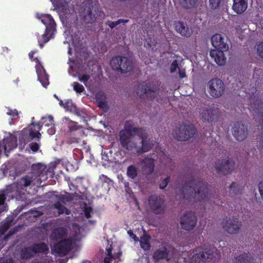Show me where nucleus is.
<instances>
[{"label": "nucleus", "instance_id": "1", "mask_svg": "<svg viewBox=\"0 0 263 263\" xmlns=\"http://www.w3.org/2000/svg\"><path fill=\"white\" fill-rule=\"evenodd\" d=\"M183 197L193 201H200L208 195L209 188L202 181L192 179L184 183L181 190Z\"/></svg>", "mask_w": 263, "mask_h": 263}, {"label": "nucleus", "instance_id": "2", "mask_svg": "<svg viewBox=\"0 0 263 263\" xmlns=\"http://www.w3.org/2000/svg\"><path fill=\"white\" fill-rule=\"evenodd\" d=\"M98 3L93 0L84 1L79 9V15L86 24L95 22L98 16Z\"/></svg>", "mask_w": 263, "mask_h": 263}, {"label": "nucleus", "instance_id": "3", "mask_svg": "<svg viewBox=\"0 0 263 263\" xmlns=\"http://www.w3.org/2000/svg\"><path fill=\"white\" fill-rule=\"evenodd\" d=\"M229 50L228 44L224 42V39L220 34H215V62L218 65H224L226 58L224 52Z\"/></svg>", "mask_w": 263, "mask_h": 263}, {"label": "nucleus", "instance_id": "4", "mask_svg": "<svg viewBox=\"0 0 263 263\" xmlns=\"http://www.w3.org/2000/svg\"><path fill=\"white\" fill-rule=\"evenodd\" d=\"M196 132V128L193 124L182 123L173 130L172 135L175 139L183 141L193 138Z\"/></svg>", "mask_w": 263, "mask_h": 263}, {"label": "nucleus", "instance_id": "5", "mask_svg": "<svg viewBox=\"0 0 263 263\" xmlns=\"http://www.w3.org/2000/svg\"><path fill=\"white\" fill-rule=\"evenodd\" d=\"M110 64L114 70L121 73H126L133 68L132 62L125 56H115L111 59Z\"/></svg>", "mask_w": 263, "mask_h": 263}, {"label": "nucleus", "instance_id": "6", "mask_svg": "<svg viewBox=\"0 0 263 263\" xmlns=\"http://www.w3.org/2000/svg\"><path fill=\"white\" fill-rule=\"evenodd\" d=\"M159 88L150 83L143 82L139 84L136 88V92L138 96L142 98L144 95L153 100L156 97Z\"/></svg>", "mask_w": 263, "mask_h": 263}, {"label": "nucleus", "instance_id": "7", "mask_svg": "<svg viewBox=\"0 0 263 263\" xmlns=\"http://www.w3.org/2000/svg\"><path fill=\"white\" fill-rule=\"evenodd\" d=\"M164 202L162 197L156 195H152L148 198L149 208L153 213L156 215L164 213L166 208Z\"/></svg>", "mask_w": 263, "mask_h": 263}, {"label": "nucleus", "instance_id": "8", "mask_svg": "<svg viewBox=\"0 0 263 263\" xmlns=\"http://www.w3.org/2000/svg\"><path fill=\"white\" fill-rule=\"evenodd\" d=\"M215 169L219 174L224 175L231 173L234 170L235 162L232 159L226 158L215 164Z\"/></svg>", "mask_w": 263, "mask_h": 263}, {"label": "nucleus", "instance_id": "9", "mask_svg": "<svg viewBox=\"0 0 263 263\" xmlns=\"http://www.w3.org/2000/svg\"><path fill=\"white\" fill-rule=\"evenodd\" d=\"M197 218L194 212H186L180 218V225L186 231L193 230L197 224Z\"/></svg>", "mask_w": 263, "mask_h": 263}, {"label": "nucleus", "instance_id": "10", "mask_svg": "<svg viewBox=\"0 0 263 263\" xmlns=\"http://www.w3.org/2000/svg\"><path fill=\"white\" fill-rule=\"evenodd\" d=\"M73 243V241L71 238L59 241L54 245V251L61 255H66L72 249Z\"/></svg>", "mask_w": 263, "mask_h": 263}, {"label": "nucleus", "instance_id": "11", "mask_svg": "<svg viewBox=\"0 0 263 263\" xmlns=\"http://www.w3.org/2000/svg\"><path fill=\"white\" fill-rule=\"evenodd\" d=\"M241 222L238 218L232 217L222 221V227L226 232L231 234H237L241 227Z\"/></svg>", "mask_w": 263, "mask_h": 263}, {"label": "nucleus", "instance_id": "12", "mask_svg": "<svg viewBox=\"0 0 263 263\" xmlns=\"http://www.w3.org/2000/svg\"><path fill=\"white\" fill-rule=\"evenodd\" d=\"M119 141L121 147L129 152H133L137 148V142L133 140L134 136L119 134Z\"/></svg>", "mask_w": 263, "mask_h": 263}, {"label": "nucleus", "instance_id": "13", "mask_svg": "<svg viewBox=\"0 0 263 263\" xmlns=\"http://www.w3.org/2000/svg\"><path fill=\"white\" fill-rule=\"evenodd\" d=\"M232 133L234 137L237 141H242L247 137V127L241 122H237L234 125Z\"/></svg>", "mask_w": 263, "mask_h": 263}, {"label": "nucleus", "instance_id": "14", "mask_svg": "<svg viewBox=\"0 0 263 263\" xmlns=\"http://www.w3.org/2000/svg\"><path fill=\"white\" fill-rule=\"evenodd\" d=\"M155 162L154 158L148 156L140 160L142 168L146 174L151 175L153 173L155 166Z\"/></svg>", "mask_w": 263, "mask_h": 263}, {"label": "nucleus", "instance_id": "15", "mask_svg": "<svg viewBox=\"0 0 263 263\" xmlns=\"http://www.w3.org/2000/svg\"><path fill=\"white\" fill-rule=\"evenodd\" d=\"M31 173L33 176L38 180L44 179V177L47 178L46 166L40 163L33 164L31 167Z\"/></svg>", "mask_w": 263, "mask_h": 263}, {"label": "nucleus", "instance_id": "16", "mask_svg": "<svg viewBox=\"0 0 263 263\" xmlns=\"http://www.w3.org/2000/svg\"><path fill=\"white\" fill-rule=\"evenodd\" d=\"M214 255L210 251H202L196 253L193 256L194 263H207L213 259Z\"/></svg>", "mask_w": 263, "mask_h": 263}, {"label": "nucleus", "instance_id": "17", "mask_svg": "<svg viewBox=\"0 0 263 263\" xmlns=\"http://www.w3.org/2000/svg\"><path fill=\"white\" fill-rule=\"evenodd\" d=\"M42 23L46 26V29L50 32L52 30L56 31L55 22L50 14H42L39 17Z\"/></svg>", "mask_w": 263, "mask_h": 263}, {"label": "nucleus", "instance_id": "18", "mask_svg": "<svg viewBox=\"0 0 263 263\" xmlns=\"http://www.w3.org/2000/svg\"><path fill=\"white\" fill-rule=\"evenodd\" d=\"M67 230L64 227H58L54 229L51 234V238L55 241H61L66 239L67 237Z\"/></svg>", "mask_w": 263, "mask_h": 263}, {"label": "nucleus", "instance_id": "19", "mask_svg": "<svg viewBox=\"0 0 263 263\" xmlns=\"http://www.w3.org/2000/svg\"><path fill=\"white\" fill-rule=\"evenodd\" d=\"M28 135H27L25 139H24V136L22 135L19 138V140L21 142V144H23L24 145H26L28 142H31L33 139L36 138L37 141H40L41 137V133L37 132H34L33 129L29 128L28 129Z\"/></svg>", "mask_w": 263, "mask_h": 263}, {"label": "nucleus", "instance_id": "20", "mask_svg": "<svg viewBox=\"0 0 263 263\" xmlns=\"http://www.w3.org/2000/svg\"><path fill=\"white\" fill-rule=\"evenodd\" d=\"M175 28L176 30L182 36L189 37L192 34V31L189 28V26L181 21H179L176 24Z\"/></svg>", "mask_w": 263, "mask_h": 263}, {"label": "nucleus", "instance_id": "21", "mask_svg": "<svg viewBox=\"0 0 263 263\" xmlns=\"http://www.w3.org/2000/svg\"><path fill=\"white\" fill-rule=\"evenodd\" d=\"M170 251L166 247L157 249L154 253L153 258L156 261H158L163 259L169 260L168 258Z\"/></svg>", "mask_w": 263, "mask_h": 263}, {"label": "nucleus", "instance_id": "22", "mask_svg": "<svg viewBox=\"0 0 263 263\" xmlns=\"http://www.w3.org/2000/svg\"><path fill=\"white\" fill-rule=\"evenodd\" d=\"M3 143L5 151L10 152L17 147V139L14 136H9L3 139Z\"/></svg>", "mask_w": 263, "mask_h": 263}, {"label": "nucleus", "instance_id": "23", "mask_svg": "<svg viewBox=\"0 0 263 263\" xmlns=\"http://www.w3.org/2000/svg\"><path fill=\"white\" fill-rule=\"evenodd\" d=\"M154 145L152 141L149 139H145L141 140V146L137 147L136 149V154L141 155L144 153L149 151Z\"/></svg>", "mask_w": 263, "mask_h": 263}, {"label": "nucleus", "instance_id": "24", "mask_svg": "<svg viewBox=\"0 0 263 263\" xmlns=\"http://www.w3.org/2000/svg\"><path fill=\"white\" fill-rule=\"evenodd\" d=\"M232 6L233 10L238 14H241L247 9L248 0H233Z\"/></svg>", "mask_w": 263, "mask_h": 263}, {"label": "nucleus", "instance_id": "25", "mask_svg": "<svg viewBox=\"0 0 263 263\" xmlns=\"http://www.w3.org/2000/svg\"><path fill=\"white\" fill-rule=\"evenodd\" d=\"M254 258L250 253L243 252L242 254L234 257V262L235 263H253Z\"/></svg>", "mask_w": 263, "mask_h": 263}, {"label": "nucleus", "instance_id": "26", "mask_svg": "<svg viewBox=\"0 0 263 263\" xmlns=\"http://www.w3.org/2000/svg\"><path fill=\"white\" fill-rule=\"evenodd\" d=\"M33 253L47 254L49 251L48 246L45 242H40L34 244L31 247Z\"/></svg>", "mask_w": 263, "mask_h": 263}, {"label": "nucleus", "instance_id": "27", "mask_svg": "<svg viewBox=\"0 0 263 263\" xmlns=\"http://www.w3.org/2000/svg\"><path fill=\"white\" fill-rule=\"evenodd\" d=\"M137 128L138 127H135L131 121H126L125 124V129L121 130L119 134L134 136L135 133L137 130Z\"/></svg>", "mask_w": 263, "mask_h": 263}, {"label": "nucleus", "instance_id": "28", "mask_svg": "<svg viewBox=\"0 0 263 263\" xmlns=\"http://www.w3.org/2000/svg\"><path fill=\"white\" fill-rule=\"evenodd\" d=\"M36 72L37 74V78L40 82L41 83L43 86L46 87L49 84L48 76L45 69L42 67L41 69H37Z\"/></svg>", "mask_w": 263, "mask_h": 263}, {"label": "nucleus", "instance_id": "29", "mask_svg": "<svg viewBox=\"0 0 263 263\" xmlns=\"http://www.w3.org/2000/svg\"><path fill=\"white\" fill-rule=\"evenodd\" d=\"M55 31L52 30L50 32L45 29V32L41 36L38 38V42L40 47L42 48L44 44L47 43L52 37Z\"/></svg>", "mask_w": 263, "mask_h": 263}, {"label": "nucleus", "instance_id": "30", "mask_svg": "<svg viewBox=\"0 0 263 263\" xmlns=\"http://www.w3.org/2000/svg\"><path fill=\"white\" fill-rule=\"evenodd\" d=\"M201 118L203 121L212 122L214 121V109L209 108L203 109L201 112Z\"/></svg>", "mask_w": 263, "mask_h": 263}, {"label": "nucleus", "instance_id": "31", "mask_svg": "<svg viewBox=\"0 0 263 263\" xmlns=\"http://www.w3.org/2000/svg\"><path fill=\"white\" fill-rule=\"evenodd\" d=\"M215 97L221 96L224 91V83L222 80L219 79L215 78Z\"/></svg>", "mask_w": 263, "mask_h": 263}, {"label": "nucleus", "instance_id": "32", "mask_svg": "<svg viewBox=\"0 0 263 263\" xmlns=\"http://www.w3.org/2000/svg\"><path fill=\"white\" fill-rule=\"evenodd\" d=\"M179 3L184 9H191L197 7L198 0H179Z\"/></svg>", "mask_w": 263, "mask_h": 263}, {"label": "nucleus", "instance_id": "33", "mask_svg": "<svg viewBox=\"0 0 263 263\" xmlns=\"http://www.w3.org/2000/svg\"><path fill=\"white\" fill-rule=\"evenodd\" d=\"M150 237L147 234H143L141 237L140 243L141 247L145 251H148L151 247V244L149 242Z\"/></svg>", "mask_w": 263, "mask_h": 263}, {"label": "nucleus", "instance_id": "34", "mask_svg": "<svg viewBox=\"0 0 263 263\" xmlns=\"http://www.w3.org/2000/svg\"><path fill=\"white\" fill-rule=\"evenodd\" d=\"M17 185L16 183H12L6 186V188L2 190V191L7 194L8 197L13 198L14 195L13 193L17 191Z\"/></svg>", "mask_w": 263, "mask_h": 263}, {"label": "nucleus", "instance_id": "35", "mask_svg": "<svg viewBox=\"0 0 263 263\" xmlns=\"http://www.w3.org/2000/svg\"><path fill=\"white\" fill-rule=\"evenodd\" d=\"M228 0H215V12L216 10L223 11L228 10Z\"/></svg>", "mask_w": 263, "mask_h": 263}, {"label": "nucleus", "instance_id": "36", "mask_svg": "<svg viewBox=\"0 0 263 263\" xmlns=\"http://www.w3.org/2000/svg\"><path fill=\"white\" fill-rule=\"evenodd\" d=\"M55 198L58 200V201L61 202L64 204H66L67 202H70L73 200V196L71 194L57 195H55Z\"/></svg>", "mask_w": 263, "mask_h": 263}, {"label": "nucleus", "instance_id": "37", "mask_svg": "<svg viewBox=\"0 0 263 263\" xmlns=\"http://www.w3.org/2000/svg\"><path fill=\"white\" fill-rule=\"evenodd\" d=\"M126 175L132 179H135L138 176V169L134 165H130L127 168Z\"/></svg>", "mask_w": 263, "mask_h": 263}, {"label": "nucleus", "instance_id": "38", "mask_svg": "<svg viewBox=\"0 0 263 263\" xmlns=\"http://www.w3.org/2000/svg\"><path fill=\"white\" fill-rule=\"evenodd\" d=\"M242 191V186L236 182H233L230 186V194L232 196L237 195Z\"/></svg>", "mask_w": 263, "mask_h": 263}, {"label": "nucleus", "instance_id": "39", "mask_svg": "<svg viewBox=\"0 0 263 263\" xmlns=\"http://www.w3.org/2000/svg\"><path fill=\"white\" fill-rule=\"evenodd\" d=\"M55 209L58 210L59 215L65 213L66 215H69L70 213L69 210L67 209L65 206L63 205L60 202L57 201L53 204Z\"/></svg>", "mask_w": 263, "mask_h": 263}, {"label": "nucleus", "instance_id": "40", "mask_svg": "<svg viewBox=\"0 0 263 263\" xmlns=\"http://www.w3.org/2000/svg\"><path fill=\"white\" fill-rule=\"evenodd\" d=\"M84 134V132L82 130H80L78 132L76 137H71L67 140V143L68 144H71L73 143H78L81 139V137Z\"/></svg>", "mask_w": 263, "mask_h": 263}, {"label": "nucleus", "instance_id": "41", "mask_svg": "<svg viewBox=\"0 0 263 263\" xmlns=\"http://www.w3.org/2000/svg\"><path fill=\"white\" fill-rule=\"evenodd\" d=\"M31 248L25 247L21 250V256L23 259H28L32 257Z\"/></svg>", "mask_w": 263, "mask_h": 263}, {"label": "nucleus", "instance_id": "42", "mask_svg": "<svg viewBox=\"0 0 263 263\" xmlns=\"http://www.w3.org/2000/svg\"><path fill=\"white\" fill-rule=\"evenodd\" d=\"M68 129L70 133L74 132L75 131H79L82 130V126L78 124L77 122L70 121L68 123Z\"/></svg>", "mask_w": 263, "mask_h": 263}, {"label": "nucleus", "instance_id": "43", "mask_svg": "<svg viewBox=\"0 0 263 263\" xmlns=\"http://www.w3.org/2000/svg\"><path fill=\"white\" fill-rule=\"evenodd\" d=\"M128 20L119 19L117 21L115 22L107 21V22L106 23V24L108 25L111 29H112L121 23H127V22H128Z\"/></svg>", "mask_w": 263, "mask_h": 263}, {"label": "nucleus", "instance_id": "44", "mask_svg": "<svg viewBox=\"0 0 263 263\" xmlns=\"http://www.w3.org/2000/svg\"><path fill=\"white\" fill-rule=\"evenodd\" d=\"M137 129V130L135 133V135H138L141 139V140L148 138V134L143 128L138 127Z\"/></svg>", "mask_w": 263, "mask_h": 263}, {"label": "nucleus", "instance_id": "45", "mask_svg": "<svg viewBox=\"0 0 263 263\" xmlns=\"http://www.w3.org/2000/svg\"><path fill=\"white\" fill-rule=\"evenodd\" d=\"M32 182V180L29 176L21 178L20 181V184L25 187L29 186Z\"/></svg>", "mask_w": 263, "mask_h": 263}, {"label": "nucleus", "instance_id": "46", "mask_svg": "<svg viewBox=\"0 0 263 263\" xmlns=\"http://www.w3.org/2000/svg\"><path fill=\"white\" fill-rule=\"evenodd\" d=\"M170 176H167L165 179L161 178L159 182V188L161 190L164 189L170 182Z\"/></svg>", "mask_w": 263, "mask_h": 263}, {"label": "nucleus", "instance_id": "47", "mask_svg": "<svg viewBox=\"0 0 263 263\" xmlns=\"http://www.w3.org/2000/svg\"><path fill=\"white\" fill-rule=\"evenodd\" d=\"M72 86L73 90L77 93H81L85 90L84 86L78 82H73L72 84Z\"/></svg>", "mask_w": 263, "mask_h": 263}, {"label": "nucleus", "instance_id": "48", "mask_svg": "<svg viewBox=\"0 0 263 263\" xmlns=\"http://www.w3.org/2000/svg\"><path fill=\"white\" fill-rule=\"evenodd\" d=\"M207 90L210 95L214 97V79L208 82Z\"/></svg>", "mask_w": 263, "mask_h": 263}, {"label": "nucleus", "instance_id": "49", "mask_svg": "<svg viewBox=\"0 0 263 263\" xmlns=\"http://www.w3.org/2000/svg\"><path fill=\"white\" fill-rule=\"evenodd\" d=\"M55 8L58 9L63 6L64 0H50Z\"/></svg>", "mask_w": 263, "mask_h": 263}, {"label": "nucleus", "instance_id": "50", "mask_svg": "<svg viewBox=\"0 0 263 263\" xmlns=\"http://www.w3.org/2000/svg\"><path fill=\"white\" fill-rule=\"evenodd\" d=\"M100 178L103 184L106 183L108 186V188H109V186L111 182L110 179L103 174L100 176Z\"/></svg>", "mask_w": 263, "mask_h": 263}, {"label": "nucleus", "instance_id": "51", "mask_svg": "<svg viewBox=\"0 0 263 263\" xmlns=\"http://www.w3.org/2000/svg\"><path fill=\"white\" fill-rule=\"evenodd\" d=\"M92 211V208L90 206H85L84 209V212L85 216L87 219H89L91 217V212Z\"/></svg>", "mask_w": 263, "mask_h": 263}, {"label": "nucleus", "instance_id": "52", "mask_svg": "<svg viewBox=\"0 0 263 263\" xmlns=\"http://www.w3.org/2000/svg\"><path fill=\"white\" fill-rule=\"evenodd\" d=\"M8 197L6 194L2 191H0V205H4L7 198Z\"/></svg>", "mask_w": 263, "mask_h": 263}, {"label": "nucleus", "instance_id": "53", "mask_svg": "<svg viewBox=\"0 0 263 263\" xmlns=\"http://www.w3.org/2000/svg\"><path fill=\"white\" fill-rule=\"evenodd\" d=\"M178 68V64L177 60H175L173 61L171 65L170 71L171 73H173L176 71L177 68Z\"/></svg>", "mask_w": 263, "mask_h": 263}, {"label": "nucleus", "instance_id": "54", "mask_svg": "<svg viewBox=\"0 0 263 263\" xmlns=\"http://www.w3.org/2000/svg\"><path fill=\"white\" fill-rule=\"evenodd\" d=\"M257 52L259 57L263 58V41L257 45Z\"/></svg>", "mask_w": 263, "mask_h": 263}, {"label": "nucleus", "instance_id": "55", "mask_svg": "<svg viewBox=\"0 0 263 263\" xmlns=\"http://www.w3.org/2000/svg\"><path fill=\"white\" fill-rule=\"evenodd\" d=\"M29 147L33 152H36L39 149V145L36 142H32L29 144Z\"/></svg>", "mask_w": 263, "mask_h": 263}, {"label": "nucleus", "instance_id": "56", "mask_svg": "<svg viewBox=\"0 0 263 263\" xmlns=\"http://www.w3.org/2000/svg\"><path fill=\"white\" fill-rule=\"evenodd\" d=\"M90 77L88 74H83L81 77H79V80L80 81L83 82L84 84H86L88 80L89 79Z\"/></svg>", "mask_w": 263, "mask_h": 263}, {"label": "nucleus", "instance_id": "57", "mask_svg": "<svg viewBox=\"0 0 263 263\" xmlns=\"http://www.w3.org/2000/svg\"><path fill=\"white\" fill-rule=\"evenodd\" d=\"M96 97L97 101H100V100H104L105 98L104 94L102 92H97L96 95Z\"/></svg>", "mask_w": 263, "mask_h": 263}, {"label": "nucleus", "instance_id": "58", "mask_svg": "<svg viewBox=\"0 0 263 263\" xmlns=\"http://www.w3.org/2000/svg\"><path fill=\"white\" fill-rule=\"evenodd\" d=\"M98 104V106L102 109H104L107 107L106 103L105 102V99L97 101Z\"/></svg>", "mask_w": 263, "mask_h": 263}, {"label": "nucleus", "instance_id": "59", "mask_svg": "<svg viewBox=\"0 0 263 263\" xmlns=\"http://www.w3.org/2000/svg\"><path fill=\"white\" fill-rule=\"evenodd\" d=\"M127 233L129 234L130 237L132 238L135 241H139V239L138 237L137 236L136 234H135L132 230H129L127 232Z\"/></svg>", "mask_w": 263, "mask_h": 263}, {"label": "nucleus", "instance_id": "60", "mask_svg": "<svg viewBox=\"0 0 263 263\" xmlns=\"http://www.w3.org/2000/svg\"><path fill=\"white\" fill-rule=\"evenodd\" d=\"M7 114L8 115L11 116L12 117H14L15 116H16L18 115V112L17 110L16 109H10L8 112H7Z\"/></svg>", "mask_w": 263, "mask_h": 263}, {"label": "nucleus", "instance_id": "61", "mask_svg": "<svg viewBox=\"0 0 263 263\" xmlns=\"http://www.w3.org/2000/svg\"><path fill=\"white\" fill-rule=\"evenodd\" d=\"M259 192L263 200V181L259 182L258 184Z\"/></svg>", "mask_w": 263, "mask_h": 263}, {"label": "nucleus", "instance_id": "62", "mask_svg": "<svg viewBox=\"0 0 263 263\" xmlns=\"http://www.w3.org/2000/svg\"><path fill=\"white\" fill-rule=\"evenodd\" d=\"M48 121L47 123L45 124V126H53L54 125V121L53 120V118L52 117H49L47 119Z\"/></svg>", "mask_w": 263, "mask_h": 263}, {"label": "nucleus", "instance_id": "63", "mask_svg": "<svg viewBox=\"0 0 263 263\" xmlns=\"http://www.w3.org/2000/svg\"><path fill=\"white\" fill-rule=\"evenodd\" d=\"M179 75L180 78H181V79L186 77V74H185V70H179Z\"/></svg>", "mask_w": 263, "mask_h": 263}, {"label": "nucleus", "instance_id": "64", "mask_svg": "<svg viewBox=\"0 0 263 263\" xmlns=\"http://www.w3.org/2000/svg\"><path fill=\"white\" fill-rule=\"evenodd\" d=\"M31 125H33V126H36L37 127V128H38L39 132L40 130H41V129H42V125H41V124L40 123H34V122H32L31 123Z\"/></svg>", "mask_w": 263, "mask_h": 263}]
</instances>
